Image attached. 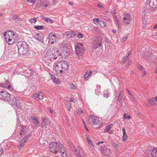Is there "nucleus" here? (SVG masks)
<instances>
[{"mask_svg":"<svg viewBox=\"0 0 157 157\" xmlns=\"http://www.w3.org/2000/svg\"><path fill=\"white\" fill-rule=\"evenodd\" d=\"M49 148L50 151L55 154L57 153L58 151L56 150L57 148H59V152L62 157H68V155L65 151L63 145L59 142H51L49 144Z\"/></svg>","mask_w":157,"mask_h":157,"instance_id":"1","label":"nucleus"},{"mask_svg":"<svg viewBox=\"0 0 157 157\" xmlns=\"http://www.w3.org/2000/svg\"><path fill=\"white\" fill-rule=\"evenodd\" d=\"M54 70L56 73L63 74L68 69V64L64 61H57L54 63Z\"/></svg>","mask_w":157,"mask_h":157,"instance_id":"2","label":"nucleus"},{"mask_svg":"<svg viewBox=\"0 0 157 157\" xmlns=\"http://www.w3.org/2000/svg\"><path fill=\"white\" fill-rule=\"evenodd\" d=\"M18 53L22 55L26 54L29 51V47L25 41H19L17 44Z\"/></svg>","mask_w":157,"mask_h":157,"instance_id":"3","label":"nucleus"},{"mask_svg":"<svg viewBox=\"0 0 157 157\" xmlns=\"http://www.w3.org/2000/svg\"><path fill=\"white\" fill-rule=\"evenodd\" d=\"M75 48L76 53L78 56H81L84 51L82 44L80 42L77 43L75 45Z\"/></svg>","mask_w":157,"mask_h":157,"instance_id":"4","label":"nucleus"},{"mask_svg":"<svg viewBox=\"0 0 157 157\" xmlns=\"http://www.w3.org/2000/svg\"><path fill=\"white\" fill-rule=\"evenodd\" d=\"M88 121L89 123L93 125H100L101 122V121L99 120V118L96 116L91 115L90 117L89 118Z\"/></svg>","mask_w":157,"mask_h":157,"instance_id":"5","label":"nucleus"},{"mask_svg":"<svg viewBox=\"0 0 157 157\" xmlns=\"http://www.w3.org/2000/svg\"><path fill=\"white\" fill-rule=\"evenodd\" d=\"M11 97L10 94L6 91H2L0 92V99L6 101H9Z\"/></svg>","mask_w":157,"mask_h":157,"instance_id":"6","label":"nucleus"},{"mask_svg":"<svg viewBox=\"0 0 157 157\" xmlns=\"http://www.w3.org/2000/svg\"><path fill=\"white\" fill-rule=\"evenodd\" d=\"M69 48V45L66 43H63L60 46V49L59 51H60L63 56L65 55V53H67L68 52Z\"/></svg>","mask_w":157,"mask_h":157,"instance_id":"7","label":"nucleus"},{"mask_svg":"<svg viewBox=\"0 0 157 157\" xmlns=\"http://www.w3.org/2000/svg\"><path fill=\"white\" fill-rule=\"evenodd\" d=\"M12 98V101L10 102L11 105L14 108L17 107L19 109H21V106L19 101L17 100L14 97H13Z\"/></svg>","mask_w":157,"mask_h":157,"instance_id":"8","label":"nucleus"},{"mask_svg":"<svg viewBox=\"0 0 157 157\" xmlns=\"http://www.w3.org/2000/svg\"><path fill=\"white\" fill-rule=\"evenodd\" d=\"M101 152L106 156H108L111 153L110 149L106 145L101 147Z\"/></svg>","mask_w":157,"mask_h":157,"instance_id":"9","label":"nucleus"},{"mask_svg":"<svg viewBox=\"0 0 157 157\" xmlns=\"http://www.w3.org/2000/svg\"><path fill=\"white\" fill-rule=\"evenodd\" d=\"M0 87L7 89L10 90H11L13 89L11 83L8 80H6L5 82L2 83H0Z\"/></svg>","mask_w":157,"mask_h":157,"instance_id":"10","label":"nucleus"},{"mask_svg":"<svg viewBox=\"0 0 157 157\" xmlns=\"http://www.w3.org/2000/svg\"><path fill=\"white\" fill-rule=\"evenodd\" d=\"M63 56L62 54L60 52V51L58 50L54 52V53L51 54L50 56H48V57L49 58L55 59L57 58L58 56H59L60 57H62Z\"/></svg>","mask_w":157,"mask_h":157,"instance_id":"11","label":"nucleus"},{"mask_svg":"<svg viewBox=\"0 0 157 157\" xmlns=\"http://www.w3.org/2000/svg\"><path fill=\"white\" fill-rule=\"evenodd\" d=\"M31 136L30 133H29L26 136H25L21 140L19 144V148H21V147H23L25 145V143L28 140L29 138Z\"/></svg>","mask_w":157,"mask_h":157,"instance_id":"12","label":"nucleus"},{"mask_svg":"<svg viewBox=\"0 0 157 157\" xmlns=\"http://www.w3.org/2000/svg\"><path fill=\"white\" fill-rule=\"evenodd\" d=\"M102 39L99 37H98L94 43V48L97 49L102 45Z\"/></svg>","mask_w":157,"mask_h":157,"instance_id":"13","label":"nucleus"},{"mask_svg":"<svg viewBox=\"0 0 157 157\" xmlns=\"http://www.w3.org/2000/svg\"><path fill=\"white\" fill-rule=\"evenodd\" d=\"M48 43L50 44H53L56 41V36L55 34L50 33L48 36Z\"/></svg>","mask_w":157,"mask_h":157,"instance_id":"14","label":"nucleus"},{"mask_svg":"<svg viewBox=\"0 0 157 157\" xmlns=\"http://www.w3.org/2000/svg\"><path fill=\"white\" fill-rule=\"evenodd\" d=\"M123 16V22L126 24H129L130 21L132 20L131 17L128 14H124Z\"/></svg>","mask_w":157,"mask_h":157,"instance_id":"15","label":"nucleus"},{"mask_svg":"<svg viewBox=\"0 0 157 157\" xmlns=\"http://www.w3.org/2000/svg\"><path fill=\"white\" fill-rule=\"evenodd\" d=\"M32 97L34 99L38 100H42L43 99V96L42 93L41 92H39L34 94Z\"/></svg>","mask_w":157,"mask_h":157,"instance_id":"16","label":"nucleus"},{"mask_svg":"<svg viewBox=\"0 0 157 157\" xmlns=\"http://www.w3.org/2000/svg\"><path fill=\"white\" fill-rule=\"evenodd\" d=\"M50 121L48 118H44L41 124V127L42 128H46L50 124Z\"/></svg>","mask_w":157,"mask_h":157,"instance_id":"17","label":"nucleus"},{"mask_svg":"<svg viewBox=\"0 0 157 157\" xmlns=\"http://www.w3.org/2000/svg\"><path fill=\"white\" fill-rule=\"evenodd\" d=\"M155 101L153 98H151L147 100L145 102H144L146 106H154L155 105Z\"/></svg>","mask_w":157,"mask_h":157,"instance_id":"18","label":"nucleus"},{"mask_svg":"<svg viewBox=\"0 0 157 157\" xmlns=\"http://www.w3.org/2000/svg\"><path fill=\"white\" fill-rule=\"evenodd\" d=\"M150 6L152 8L151 10H155L157 8H155V5L157 4V2L155 0H148Z\"/></svg>","mask_w":157,"mask_h":157,"instance_id":"19","label":"nucleus"},{"mask_svg":"<svg viewBox=\"0 0 157 157\" xmlns=\"http://www.w3.org/2000/svg\"><path fill=\"white\" fill-rule=\"evenodd\" d=\"M3 35L5 36L6 41L9 44H12L14 43L13 39H10L9 37V35L6 34V32L4 33Z\"/></svg>","mask_w":157,"mask_h":157,"instance_id":"20","label":"nucleus"},{"mask_svg":"<svg viewBox=\"0 0 157 157\" xmlns=\"http://www.w3.org/2000/svg\"><path fill=\"white\" fill-rule=\"evenodd\" d=\"M68 145L69 146V147L71 148L72 151H74V153L76 155H78V153L77 152V151L75 149V147L69 141L68 142Z\"/></svg>","mask_w":157,"mask_h":157,"instance_id":"21","label":"nucleus"},{"mask_svg":"<svg viewBox=\"0 0 157 157\" xmlns=\"http://www.w3.org/2000/svg\"><path fill=\"white\" fill-rule=\"evenodd\" d=\"M92 71L90 70L89 71L87 72L84 76V78L86 80H87L88 78L91 76L92 74Z\"/></svg>","mask_w":157,"mask_h":157,"instance_id":"22","label":"nucleus"},{"mask_svg":"<svg viewBox=\"0 0 157 157\" xmlns=\"http://www.w3.org/2000/svg\"><path fill=\"white\" fill-rule=\"evenodd\" d=\"M123 94L124 93L122 91H121L118 95L117 100L120 103H122V100Z\"/></svg>","mask_w":157,"mask_h":157,"instance_id":"23","label":"nucleus"},{"mask_svg":"<svg viewBox=\"0 0 157 157\" xmlns=\"http://www.w3.org/2000/svg\"><path fill=\"white\" fill-rule=\"evenodd\" d=\"M123 135L122 137V140L124 141H126L128 139L127 135L126 133L125 130L124 128L122 129Z\"/></svg>","mask_w":157,"mask_h":157,"instance_id":"24","label":"nucleus"},{"mask_svg":"<svg viewBox=\"0 0 157 157\" xmlns=\"http://www.w3.org/2000/svg\"><path fill=\"white\" fill-rule=\"evenodd\" d=\"M151 155L153 157H157V148H155L152 150Z\"/></svg>","mask_w":157,"mask_h":157,"instance_id":"25","label":"nucleus"},{"mask_svg":"<svg viewBox=\"0 0 157 157\" xmlns=\"http://www.w3.org/2000/svg\"><path fill=\"white\" fill-rule=\"evenodd\" d=\"M35 38L40 41L43 42V36L42 35H41L39 34H37L35 36Z\"/></svg>","mask_w":157,"mask_h":157,"instance_id":"26","label":"nucleus"},{"mask_svg":"<svg viewBox=\"0 0 157 157\" xmlns=\"http://www.w3.org/2000/svg\"><path fill=\"white\" fill-rule=\"evenodd\" d=\"M131 52L128 51L125 56L123 58V61H127L129 58V56L131 55Z\"/></svg>","mask_w":157,"mask_h":157,"instance_id":"27","label":"nucleus"},{"mask_svg":"<svg viewBox=\"0 0 157 157\" xmlns=\"http://www.w3.org/2000/svg\"><path fill=\"white\" fill-rule=\"evenodd\" d=\"M32 119L33 124L36 126L37 125L39 124V121L35 117H32Z\"/></svg>","mask_w":157,"mask_h":157,"instance_id":"28","label":"nucleus"},{"mask_svg":"<svg viewBox=\"0 0 157 157\" xmlns=\"http://www.w3.org/2000/svg\"><path fill=\"white\" fill-rule=\"evenodd\" d=\"M131 96L130 99L131 101L134 104H136L137 102V101L135 99V96L132 94H130V95Z\"/></svg>","mask_w":157,"mask_h":157,"instance_id":"29","label":"nucleus"},{"mask_svg":"<svg viewBox=\"0 0 157 157\" xmlns=\"http://www.w3.org/2000/svg\"><path fill=\"white\" fill-rule=\"evenodd\" d=\"M75 111L76 112V113L79 115L82 113L83 111L82 109L80 108H76Z\"/></svg>","mask_w":157,"mask_h":157,"instance_id":"30","label":"nucleus"},{"mask_svg":"<svg viewBox=\"0 0 157 157\" xmlns=\"http://www.w3.org/2000/svg\"><path fill=\"white\" fill-rule=\"evenodd\" d=\"M42 19H44L45 21L46 22H49V23L51 24L53 23V20L50 18H46L45 17H44V18H43Z\"/></svg>","mask_w":157,"mask_h":157,"instance_id":"31","label":"nucleus"},{"mask_svg":"<svg viewBox=\"0 0 157 157\" xmlns=\"http://www.w3.org/2000/svg\"><path fill=\"white\" fill-rule=\"evenodd\" d=\"M36 0H27V1L29 3L28 5L33 6L34 4L35 3Z\"/></svg>","mask_w":157,"mask_h":157,"instance_id":"32","label":"nucleus"},{"mask_svg":"<svg viewBox=\"0 0 157 157\" xmlns=\"http://www.w3.org/2000/svg\"><path fill=\"white\" fill-rule=\"evenodd\" d=\"M40 7L44 8L48 6V4L45 2H41L40 3Z\"/></svg>","mask_w":157,"mask_h":157,"instance_id":"33","label":"nucleus"},{"mask_svg":"<svg viewBox=\"0 0 157 157\" xmlns=\"http://www.w3.org/2000/svg\"><path fill=\"white\" fill-rule=\"evenodd\" d=\"M11 33L12 35L13 38H14V42H15V40L17 39L18 35L15 33L11 32Z\"/></svg>","mask_w":157,"mask_h":157,"instance_id":"34","label":"nucleus"},{"mask_svg":"<svg viewBox=\"0 0 157 157\" xmlns=\"http://www.w3.org/2000/svg\"><path fill=\"white\" fill-rule=\"evenodd\" d=\"M34 28L36 29L39 30L43 29L44 28V26H39L36 25L34 26Z\"/></svg>","mask_w":157,"mask_h":157,"instance_id":"35","label":"nucleus"},{"mask_svg":"<svg viewBox=\"0 0 157 157\" xmlns=\"http://www.w3.org/2000/svg\"><path fill=\"white\" fill-rule=\"evenodd\" d=\"M29 21L31 24H34L37 21V19L36 18H31L29 19Z\"/></svg>","mask_w":157,"mask_h":157,"instance_id":"36","label":"nucleus"},{"mask_svg":"<svg viewBox=\"0 0 157 157\" xmlns=\"http://www.w3.org/2000/svg\"><path fill=\"white\" fill-rule=\"evenodd\" d=\"M70 31L66 32L63 34V36L66 38H70Z\"/></svg>","mask_w":157,"mask_h":157,"instance_id":"37","label":"nucleus"},{"mask_svg":"<svg viewBox=\"0 0 157 157\" xmlns=\"http://www.w3.org/2000/svg\"><path fill=\"white\" fill-rule=\"evenodd\" d=\"M86 139L87 141L89 144V145L90 146V147H91V146H93V145L92 142V141L91 140L90 138L87 137L86 138Z\"/></svg>","mask_w":157,"mask_h":157,"instance_id":"38","label":"nucleus"},{"mask_svg":"<svg viewBox=\"0 0 157 157\" xmlns=\"http://www.w3.org/2000/svg\"><path fill=\"white\" fill-rule=\"evenodd\" d=\"M13 19L15 22H17L19 21V18L17 15H14L13 16Z\"/></svg>","mask_w":157,"mask_h":157,"instance_id":"39","label":"nucleus"},{"mask_svg":"<svg viewBox=\"0 0 157 157\" xmlns=\"http://www.w3.org/2000/svg\"><path fill=\"white\" fill-rule=\"evenodd\" d=\"M66 105H67V109L69 110L70 111L71 109V104L70 102H68L66 101Z\"/></svg>","mask_w":157,"mask_h":157,"instance_id":"40","label":"nucleus"},{"mask_svg":"<svg viewBox=\"0 0 157 157\" xmlns=\"http://www.w3.org/2000/svg\"><path fill=\"white\" fill-rule=\"evenodd\" d=\"M52 81L55 83L57 84H59L60 82V81L58 78L56 77L54 78V79L52 80Z\"/></svg>","mask_w":157,"mask_h":157,"instance_id":"41","label":"nucleus"},{"mask_svg":"<svg viewBox=\"0 0 157 157\" xmlns=\"http://www.w3.org/2000/svg\"><path fill=\"white\" fill-rule=\"evenodd\" d=\"M70 38L71 37H73L75 36L76 35V33L74 32H73L71 31H70Z\"/></svg>","mask_w":157,"mask_h":157,"instance_id":"42","label":"nucleus"},{"mask_svg":"<svg viewBox=\"0 0 157 157\" xmlns=\"http://www.w3.org/2000/svg\"><path fill=\"white\" fill-rule=\"evenodd\" d=\"M111 144L112 146L115 149H117L119 147V145L117 144H116L113 142Z\"/></svg>","mask_w":157,"mask_h":157,"instance_id":"43","label":"nucleus"},{"mask_svg":"<svg viewBox=\"0 0 157 157\" xmlns=\"http://www.w3.org/2000/svg\"><path fill=\"white\" fill-rule=\"evenodd\" d=\"M93 21L94 23L96 25H98V22L99 21V18H94L93 19Z\"/></svg>","mask_w":157,"mask_h":157,"instance_id":"44","label":"nucleus"},{"mask_svg":"<svg viewBox=\"0 0 157 157\" xmlns=\"http://www.w3.org/2000/svg\"><path fill=\"white\" fill-rule=\"evenodd\" d=\"M124 119H130L131 118L130 116L124 113Z\"/></svg>","mask_w":157,"mask_h":157,"instance_id":"45","label":"nucleus"},{"mask_svg":"<svg viewBox=\"0 0 157 157\" xmlns=\"http://www.w3.org/2000/svg\"><path fill=\"white\" fill-rule=\"evenodd\" d=\"M25 130L23 128H22L20 131V135H24L25 133Z\"/></svg>","mask_w":157,"mask_h":157,"instance_id":"46","label":"nucleus"},{"mask_svg":"<svg viewBox=\"0 0 157 157\" xmlns=\"http://www.w3.org/2000/svg\"><path fill=\"white\" fill-rule=\"evenodd\" d=\"M110 129V125L106 126L105 129V131L106 132H108L109 131Z\"/></svg>","mask_w":157,"mask_h":157,"instance_id":"47","label":"nucleus"},{"mask_svg":"<svg viewBox=\"0 0 157 157\" xmlns=\"http://www.w3.org/2000/svg\"><path fill=\"white\" fill-rule=\"evenodd\" d=\"M6 34H8L9 35V37H10V39H13L14 40V38H13L12 37V35L11 33V32H9V33H7L6 32Z\"/></svg>","mask_w":157,"mask_h":157,"instance_id":"48","label":"nucleus"},{"mask_svg":"<svg viewBox=\"0 0 157 157\" xmlns=\"http://www.w3.org/2000/svg\"><path fill=\"white\" fill-rule=\"evenodd\" d=\"M109 95V93L108 92L106 93H104L103 94V96L104 97L106 98H108V96Z\"/></svg>","mask_w":157,"mask_h":157,"instance_id":"49","label":"nucleus"},{"mask_svg":"<svg viewBox=\"0 0 157 157\" xmlns=\"http://www.w3.org/2000/svg\"><path fill=\"white\" fill-rule=\"evenodd\" d=\"M100 90H98L97 89L95 90V94L97 95H99L101 93V91H100Z\"/></svg>","mask_w":157,"mask_h":157,"instance_id":"50","label":"nucleus"},{"mask_svg":"<svg viewBox=\"0 0 157 157\" xmlns=\"http://www.w3.org/2000/svg\"><path fill=\"white\" fill-rule=\"evenodd\" d=\"M77 37L78 38H82L83 37V35L80 33H79L77 35Z\"/></svg>","mask_w":157,"mask_h":157,"instance_id":"51","label":"nucleus"},{"mask_svg":"<svg viewBox=\"0 0 157 157\" xmlns=\"http://www.w3.org/2000/svg\"><path fill=\"white\" fill-rule=\"evenodd\" d=\"M136 113L139 117H140V116L141 115V113L138 110H137L136 111Z\"/></svg>","mask_w":157,"mask_h":157,"instance_id":"52","label":"nucleus"},{"mask_svg":"<svg viewBox=\"0 0 157 157\" xmlns=\"http://www.w3.org/2000/svg\"><path fill=\"white\" fill-rule=\"evenodd\" d=\"M153 38L155 39H157V33H154L153 34Z\"/></svg>","mask_w":157,"mask_h":157,"instance_id":"53","label":"nucleus"},{"mask_svg":"<svg viewBox=\"0 0 157 157\" xmlns=\"http://www.w3.org/2000/svg\"><path fill=\"white\" fill-rule=\"evenodd\" d=\"M138 68L139 70L140 71H142L143 69V67L140 65L139 66H138Z\"/></svg>","mask_w":157,"mask_h":157,"instance_id":"54","label":"nucleus"},{"mask_svg":"<svg viewBox=\"0 0 157 157\" xmlns=\"http://www.w3.org/2000/svg\"><path fill=\"white\" fill-rule=\"evenodd\" d=\"M132 61L131 60H129L128 61V63L126 65V66L128 67V66L130 65L132 63Z\"/></svg>","mask_w":157,"mask_h":157,"instance_id":"55","label":"nucleus"},{"mask_svg":"<svg viewBox=\"0 0 157 157\" xmlns=\"http://www.w3.org/2000/svg\"><path fill=\"white\" fill-rule=\"evenodd\" d=\"M101 88V86L100 85H96V89L98 90H100Z\"/></svg>","mask_w":157,"mask_h":157,"instance_id":"56","label":"nucleus"},{"mask_svg":"<svg viewBox=\"0 0 157 157\" xmlns=\"http://www.w3.org/2000/svg\"><path fill=\"white\" fill-rule=\"evenodd\" d=\"M70 86L72 89H76V86L73 84H71L70 85Z\"/></svg>","mask_w":157,"mask_h":157,"instance_id":"57","label":"nucleus"},{"mask_svg":"<svg viewBox=\"0 0 157 157\" xmlns=\"http://www.w3.org/2000/svg\"><path fill=\"white\" fill-rule=\"evenodd\" d=\"M49 75L51 77V78L52 80L54 79V78H55L56 77L54 75H52V74L49 73Z\"/></svg>","mask_w":157,"mask_h":157,"instance_id":"58","label":"nucleus"},{"mask_svg":"<svg viewBox=\"0 0 157 157\" xmlns=\"http://www.w3.org/2000/svg\"><path fill=\"white\" fill-rule=\"evenodd\" d=\"M49 110L50 112L52 115L55 114V113L50 108H49Z\"/></svg>","mask_w":157,"mask_h":157,"instance_id":"59","label":"nucleus"},{"mask_svg":"<svg viewBox=\"0 0 157 157\" xmlns=\"http://www.w3.org/2000/svg\"><path fill=\"white\" fill-rule=\"evenodd\" d=\"M77 147L78 150V151H79V153H81V151H82V150H81V148L78 146Z\"/></svg>","mask_w":157,"mask_h":157,"instance_id":"60","label":"nucleus"},{"mask_svg":"<svg viewBox=\"0 0 157 157\" xmlns=\"http://www.w3.org/2000/svg\"><path fill=\"white\" fill-rule=\"evenodd\" d=\"M128 37L127 36H125L123 37L122 39L123 40L124 42L127 39Z\"/></svg>","mask_w":157,"mask_h":157,"instance_id":"61","label":"nucleus"},{"mask_svg":"<svg viewBox=\"0 0 157 157\" xmlns=\"http://www.w3.org/2000/svg\"><path fill=\"white\" fill-rule=\"evenodd\" d=\"M146 72L145 71H144L143 72V74H142V76L143 77H144V76L146 75Z\"/></svg>","mask_w":157,"mask_h":157,"instance_id":"62","label":"nucleus"},{"mask_svg":"<svg viewBox=\"0 0 157 157\" xmlns=\"http://www.w3.org/2000/svg\"><path fill=\"white\" fill-rule=\"evenodd\" d=\"M3 150L2 148H0V156L2 154Z\"/></svg>","mask_w":157,"mask_h":157,"instance_id":"63","label":"nucleus"},{"mask_svg":"<svg viewBox=\"0 0 157 157\" xmlns=\"http://www.w3.org/2000/svg\"><path fill=\"white\" fill-rule=\"evenodd\" d=\"M126 91H127V92H128V94L130 95V94H132L130 92V91L127 89H126Z\"/></svg>","mask_w":157,"mask_h":157,"instance_id":"64","label":"nucleus"}]
</instances>
